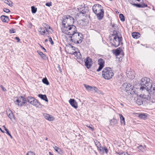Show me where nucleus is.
I'll return each instance as SVG.
<instances>
[{
  "mask_svg": "<svg viewBox=\"0 0 155 155\" xmlns=\"http://www.w3.org/2000/svg\"><path fill=\"white\" fill-rule=\"evenodd\" d=\"M84 86L85 87V88H86V89L89 91H92V89L93 87H91V86L87 85L86 84H84Z\"/></svg>",
  "mask_w": 155,
  "mask_h": 155,
  "instance_id": "72a5a7b5",
  "label": "nucleus"
},
{
  "mask_svg": "<svg viewBox=\"0 0 155 155\" xmlns=\"http://www.w3.org/2000/svg\"><path fill=\"white\" fill-rule=\"evenodd\" d=\"M61 29L63 32L72 36L76 33L77 31L76 27L73 25L67 27H62Z\"/></svg>",
  "mask_w": 155,
  "mask_h": 155,
  "instance_id": "7ed1b4c3",
  "label": "nucleus"
},
{
  "mask_svg": "<svg viewBox=\"0 0 155 155\" xmlns=\"http://www.w3.org/2000/svg\"><path fill=\"white\" fill-rule=\"evenodd\" d=\"M42 81L44 84H46L47 85L49 84V82L46 78H43L42 80Z\"/></svg>",
  "mask_w": 155,
  "mask_h": 155,
  "instance_id": "c756f323",
  "label": "nucleus"
},
{
  "mask_svg": "<svg viewBox=\"0 0 155 155\" xmlns=\"http://www.w3.org/2000/svg\"><path fill=\"white\" fill-rule=\"evenodd\" d=\"M20 100H21V104H22L23 105L24 104L26 100L25 98H24L23 97L21 96L20 97H19V98Z\"/></svg>",
  "mask_w": 155,
  "mask_h": 155,
  "instance_id": "473e14b6",
  "label": "nucleus"
},
{
  "mask_svg": "<svg viewBox=\"0 0 155 155\" xmlns=\"http://www.w3.org/2000/svg\"><path fill=\"white\" fill-rule=\"evenodd\" d=\"M69 102L71 105L75 109L78 107V103L74 99H70Z\"/></svg>",
  "mask_w": 155,
  "mask_h": 155,
  "instance_id": "4468645a",
  "label": "nucleus"
},
{
  "mask_svg": "<svg viewBox=\"0 0 155 155\" xmlns=\"http://www.w3.org/2000/svg\"><path fill=\"white\" fill-rule=\"evenodd\" d=\"M119 18L121 21H125L124 17L123 14H120L119 15Z\"/></svg>",
  "mask_w": 155,
  "mask_h": 155,
  "instance_id": "2f4dec72",
  "label": "nucleus"
},
{
  "mask_svg": "<svg viewBox=\"0 0 155 155\" xmlns=\"http://www.w3.org/2000/svg\"><path fill=\"white\" fill-rule=\"evenodd\" d=\"M139 117L142 119H145L146 117V116L145 114H141L139 115Z\"/></svg>",
  "mask_w": 155,
  "mask_h": 155,
  "instance_id": "f704fd0d",
  "label": "nucleus"
},
{
  "mask_svg": "<svg viewBox=\"0 0 155 155\" xmlns=\"http://www.w3.org/2000/svg\"><path fill=\"white\" fill-rule=\"evenodd\" d=\"M81 21H82V22H83V20H81Z\"/></svg>",
  "mask_w": 155,
  "mask_h": 155,
  "instance_id": "e2e57ef3",
  "label": "nucleus"
},
{
  "mask_svg": "<svg viewBox=\"0 0 155 155\" xmlns=\"http://www.w3.org/2000/svg\"><path fill=\"white\" fill-rule=\"evenodd\" d=\"M94 142L95 143L96 145H100L99 142L97 140H94Z\"/></svg>",
  "mask_w": 155,
  "mask_h": 155,
  "instance_id": "49530a36",
  "label": "nucleus"
},
{
  "mask_svg": "<svg viewBox=\"0 0 155 155\" xmlns=\"http://www.w3.org/2000/svg\"><path fill=\"white\" fill-rule=\"evenodd\" d=\"M45 42H47L48 41V40L47 39H46L45 40Z\"/></svg>",
  "mask_w": 155,
  "mask_h": 155,
  "instance_id": "13d9d810",
  "label": "nucleus"
},
{
  "mask_svg": "<svg viewBox=\"0 0 155 155\" xmlns=\"http://www.w3.org/2000/svg\"><path fill=\"white\" fill-rule=\"evenodd\" d=\"M119 33L118 31H114L112 34L113 38H111L110 39V43L112 46L114 47L118 46L120 43L122 44L121 42L122 38L119 36Z\"/></svg>",
  "mask_w": 155,
  "mask_h": 155,
  "instance_id": "f03ea898",
  "label": "nucleus"
},
{
  "mask_svg": "<svg viewBox=\"0 0 155 155\" xmlns=\"http://www.w3.org/2000/svg\"><path fill=\"white\" fill-rule=\"evenodd\" d=\"M49 154L50 155H54L51 152H49Z\"/></svg>",
  "mask_w": 155,
  "mask_h": 155,
  "instance_id": "4d7b16f0",
  "label": "nucleus"
},
{
  "mask_svg": "<svg viewBox=\"0 0 155 155\" xmlns=\"http://www.w3.org/2000/svg\"><path fill=\"white\" fill-rule=\"evenodd\" d=\"M110 0V1H113V0Z\"/></svg>",
  "mask_w": 155,
  "mask_h": 155,
  "instance_id": "69168bd1",
  "label": "nucleus"
},
{
  "mask_svg": "<svg viewBox=\"0 0 155 155\" xmlns=\"http://www.w3.org/2000/svg\"><path fill=\"white\" fill-rule=\"evenodd\" d=\"M110 125L112 126H114L117 123V120L114 118L110 121Z\"/></svg>",
  "mask_w": 155,
  "mask_h": 155,
  "instance_id": "412c9836",
  "label": "nucleus"
},
{
  "mask_svg": "<svg viewBox=\"0 0 155 155\" xmlns=\"http://www.w3.org/2000/svg\"><path fill=\"white\" fill-rule=\"evenodd\" d=\"M103 10V7L99 4L94 5L92 7V10L95 14H97Z\"/></svg>",
  "mask_w": 155,
  "mask_h": 155,
  "instance_id": "9d476101",
  "label": "nucleus"
},
{
  "mask_svg": "<svg viewBox=\"0 0 155 155\" xmlns=\"http://www.w3.org/2000/svg\"><path fill=\"white\" fill-rule=\"evenodd\" d=\"M4 2L11 7L13 6V3L10 0H5Z\"/></svg>",
  "mask_w": 155,
  "mask_h": 155,
  "instance_id": "bb28decb",
  "label": "nucleus"
},
{
  "mask_svg": "<svg viewBox=\"0 0 155 155\" xmlns=\"http://www.w3.org/2000/svg\"><path fill=\"white\" fill-rule=\"evenodd\" d=\"M43 26L44 27V28L45 29H47V28H49V29L51 28L50 26L46 23H44L43 24Z\"/></svg>",
  "mask_w": 155,
  "mask_h": 155,
  "instance_id": "ea45409f",
  "label": "nucleus"
},
{
  "mask_svg": "<svg viewBox=\"0 0 155 155\" xmlns=\"http://www.w3.org/2000/svg\"><path fill=\"white\" fill-rule=\"evenodd\" d=\"M26 155H35V154L33 152L29 151L28 152Z\"/></svg>",
  "mask_w": 155,
  "mask_h": 155,
  "instance_id": "37998d69",
  "label": "nucleus"
},
{
  "mask_svg": "<svg viewBox=\"0 0 155 155\" xmlns=\"http://www.w3.org/2000/svg\"><path fill=\"white\" fill-rule=\"evenodd\" d=\"M39 32L42 35H44L46 32H48L47 29L44 28H41L38 29Z\"/></svg>",
  "mask_w": 155,
  "mask_h": 155,
  "instance_id": "6ab92c4d",
  "label": "nucleus"
},
{
  "mask_svg": "<svg viewBox=\"0 0 155 155\" xmlns=\"http://www.w3.org/2000/svg\"><path fill=\"white\" fill-rule=\"evenodd\" d=\"M82 34L81 33L77 32L71 36V40L75 43L80 44L82 41Z\"/></svg>",
  "mask_w": 155,
  "mask_h": 155,
  "instance_id": "423d86ee",
  "label": "nucleus"
},
{
  "mask_svg": "<svg viewBox=\"0 0 155 155\" xmlns=\"http://www.w3.org/2000/svg\"><path fill=\"white\" fill-rule=\"evenodd\" d=\"M112 26V27H117L116 25L114 24H113Z\"/></svg>",
  "mask_w": 155,
  "mask_h": 155,
  "instance_id": "6e6d98bb",
  "label": "nucleus"
},
{
  "mask_svg": "<svg viewBox=\"0 0 155 155\" xmlns=\"http://www.w3.org/2000/svg\"><path fill=\"white\" fill-rule=\"evenodd\" d=\"M54 148L55 150L58 153H60L61 151V149L56 146H55Z\"/></svg>",
  "mask_w": 155,
  "mask_h": 155,
  "instance_id": "e433bc0d",
  "label": "nucleus"
},
{
  "mask_svg": "<svg viewBox=\"0 0 155 155\" xmlns=\"http://www.w3.org/2000/svg\"><path fill=\"white\" fill-rule=\"evenodd\" d=\"M140 34L138 32H133L132 33V36L134 38L137 39L140 37Z\"/></svg>",
  "mask_w": 155,
  "mask_h": 155,
  "instance_id": "a878e982",
  "label": "nucleus"
},
{
  "mask_svg": "<svg viewBox=\"0 0 155 155\" xmlns=\"http://www.w3.org/2000/svg\"><path fill=\"white\" fill-rule=\"evenodd\" d=\"M45 140H47L48 139V138L47 137H46V138H45Z\"/></svg>",
  "mask_w": 155,
  "mask_h": 155,
  "instance_id": "052dcab7",
  "label": "nucleus"
},
{
  "mask_svg": "<svg viewBox=\"0 0 155 155\" xmlns=\"http://www.w3.org/2000/svg\"><path fill=\"white\" fill-rule=\"evenodd\" d=\"M49 38V41L51 43V44L52 45L54 44L53 41H52L51 38L49 36H48Z\"/></svg>",
  "mask_w": 155,
  "mask_h": 155,
  "instance_id": "79ce46f5",
  "label": "nucleus"
},
{
  "mask_svg": "<svg viewBox=\"0 0 155 155\" xmlns=\"http://www.w3.org/2000/svg\"><path fill=\"white\" fill-rule=\"evenodd\" d=\"M121 50L120 49V48H117V49L115 51V54L116 56L118 55L121 52Z\"/></svg>",
  "mask_w": 155,
  "mask_h": 155,
  "instance_id": "c85d7f7f",
  "label": "nucleus"
},
{
  "mask_svg": "<svg viewBox=\"0 0 155 155\" xmlns=\"http://www.w3.org/2000/svg\"><path fill=\"white\" fill-rule=\"evenodd\" d=\"M97 62L99 66L98 69H97V72H99L104 67L105 62L103 59L100 58L98 60Z\"/></svg>",
  "mask_w": 155,
  "mask_h": 155,
  "instance_id": "f8f14e48",
  "label": "nucleus"
},
{
  "mask_svg": "<svg viewBox=\"0 0 155 155\" xmlns=\"http://www.w3.org/2000/svg\"><path fill=\"white\" fill-rule=\"evenodd\" d=\"M92 91H94L95 92H98V90L97 88L96 87H93Z\"/></svg>",
  "mask_w": 155,
  "mask_h": 155,
  "instance_id": "a19ab883",
  "label": "nucleus"
},
{
  "mask_svg": "<svg viewBox=\"0 0 155 155\" xmlns=\"http://www.w3.org/2000/svg\"><path fill=\"white\" fill-rule=\"evenodd\" d=\"M15 38L16 40H17L18 41V42H19L20 40V39L18 37H16Z\"/></svg>",
  "mask_w": 155,
  "mask_h": 155,
  "instance_id": "8fccbe9b",
  "label": "nucleus"
},
{
  "mask_svg": "<svg viewBox=\"0 0 155 155\" xmlns=\"http://www.w3.org/2000/svg\"><path fill=\"white\" fill-rule=\"evenodd\" d=\"M0 18L2 21L4 22H8L9 20L8 17L5 15H2Z\"/></svg>",
  "mask_w": 155,
  "mask_h": 155,
  "instance_id": "a211bd4d",
  "label": "nucleus"
},
{
  "mask_svg": "<svg viewBox=\"0 0 155 155\" xmlns=\"http://www.w3.org/2000/svg\"><path fill=\"white\" fill-rule=\"evenodd\" d=\"M152 102H155V100H154V101H152Z\"/></svg>",
  "mask_w": 155,
  "mask_h": 155,
  "instance_id": "680f3d73",
  "label": "nucleus"
},
{
  "mask_svg": "<svg viewBox=\"0 0 155 155\" xmlns=\"http://www.w3.org/2000/svg\"><path fill=\"white\" fill-rule=\"evenodd\" d=\"M43 116L45 119L49 121H53L54 120V118L51 115L47 113H44Z\"/></svg>",
  "mask_w": 155,
  "mask_h": 155,
  "instance_id": "dca6fc26",
  "label": "nucleus"
},
{
  "mask_svg": "<svg viewBox=\"0 0 155 155\" xmlns=\"http://www.w3.org/2000/svg\"><path fill=\"white\" fill-rule=\"evenodd\" d=\"M16 101L18 105V106H22L23 105L22 104H21L22 103L21 102V100H20L19 99H17Z\"/></svg>",
  "mask_w": 155,
  "mask_h": 155,
  "instance_id": "4c0bfd02",
  "label": "nucleus"
},
{
  "mask_svg": "<svg viewBox=\"0 0 155 155\" xmlns=\"http://www.w3.org/2000/svg\"><path fill=\"white\" fill-rule=\"evenodd\" d=\"M72 48H73V49L75 51H72L71 53V54L74 55L78 58H81V55L78 49L77 48H75L73 47H72Z\"/></svg>",
  "mask_w": 155,
  "mask_h": 155,
  "instance_id": "9b49d317",
  "label": "nucleus"
},
{
  "mask_svg": "<svg viewBox=\"0 0 155 155\" xmlns=\"http://www.w3.org/2000/svg\"><path fill=\"white\" fill-rule=\"evenodd\" d=\"M121 89L125 91H130L133 89V86L130 84L125 83L122 85Z\"/></svg>",
  "mask_w": 155,
  "mask_h": 155,
  "instance_id": "1a4fd4ad",
  "label": "nucleus"
},
{
  "mask_svg": "<svg viewBox=\"0 0 155 155\" xmlns=\"http://www.w3.org/2000/svg\"><path fill=\"white\" fill-rule=\"evenodd\" d=\"M137 103L138 105H141L143 104L142 101L140 99H137Z\"/></svg>",
  "mask_w": 155,
  "mask_h": 155,
  "instance_id": "58836bf2",
  "label": "nucleus"
},
{
  "mask_svg": "<svg viewBox=\"0 0 155 155\" xmlns=\"http://www.w3.org/2000/svg\"><path fill=\"white\" fill-rule=\"evenodd\" d=\"M7 114L8 117L12 120V121L15 120V117L13 115V114L11 111H9V112L7 113Z\"/></svg>",
  "mask_w": 155,
  "mask_h": 155,
  "instance_id": "5701e85b",
  "label": "nucleus"
},
{
  "mask_svg": "<svg viewBox=\"0 0 155 155\" xmlns=\"http://www.w3.org/2000/svg\"><path fill=\"white\" fill-rule=\"evenodd\" d=\"M27 99L28 102L36 107H39L41 105V104L38 101L33 97H28Z\"/></svg>",
  "mask_w": 155,
  "mask_h": 155,
  "instance_id": "0eeeda50",
  "label": "nucleus"
},
{
  "mask_svg": "<svg viewBox=\"0 0 155 155\" xmlns=\"http://www.w3.org/2000/svg\"><path fill=\"white\" fill-rule=\"evenodd\" d=\"M140 87H140V90H141L142 91L144 90V93H142L140 94V97L147 100H150L151 99L149 91L150 90H147L145 88L141 89H140Z\"/></svg>",
  "mask_w": 155,
  "mask_h": 155,
  "instance_id": "6e6552de",
  "label": "nucleus"
},
{
  "mask_svg": "<svg viewBox=\"0 0 155 155\" xmlns=\"http://www.w3.org/2000/svg\"><path fill=\"white\" fill-rule=\"evenodd\" d=\"M31 12L32 13H35L37 11V8L34 6L31 7Z\"/></svg>",
  "mask_w": 155,
  "mask_h": 155,
  "instance_id": "7c9ffc66",
  "label": "nucleus"
},
{
  "mask_svg": "<svg viewBox=\"0 0 155 155\" xmlns=\"http://www.w3.org/2000/svg\"><path fill=\"white\" fill-rule=\"evenodd\" d=\"M121 123L122 125H125V118L121 114H119Z\"/></svg>",
  "mask_w": 155,
  "mask_h": 155,
  "instance_id": "b1692460",
  "label": "nucleus"
},
{
  "mask_svg": "<svg viewBox=\"0 0 155 155\" xmlns=\"http://www.w3.org/2000/svg\"><path fill=\"white\" fill-rule=\"evenodd\" d=\"M3 10L4 12H5L6 13L9 12L10 11V10L9 9L6 8H4L3 9Z\"/></svg>",
  "mask_w": 155,
  "mask_h": 155,
  "instance_id": "a18cd8bd",
  "label": "nucleus"
},
{
  "mask_svg": "<svg viewBox=\"0 0 155 155\" xmlns=\"http://www.w3.org/2000/svg\"><path fill=\"white\" fill-rule=\"evenodd\" d=\"M45 5L48 7H50L52 5V3L51 2H47L45 4Z\"/></svg>",
  "mask_w": 155,
  "mask_h": 155,
  "instance_id": "c03bdc74",
  "label": "nucleus"
},
{
  "mask_svg": "<svg viewBox=\"0 0 155 155\" xmlns=\"http://www.w3.org/2000/svg\"><path fill=\"white\" fill-rule=\"evenodd\" d=\"M121 105H122V106H123V104H121Z\"/></svg>",
  "mask_w": 155,
  "mask_h": 155,
  "instance_id": "0e129e2a",
  "label": "nucleus"
},
{
  "mask_svg": "<svg viewBox=\"0 0 155 155\" xmlns=\"http://www.w3.org/2000/svg\"><path fill=\"white\" fill-rule=\"evenodd\" d=\"M97 148L99 150L100 153L101 154L104 153V152L107 153L108 152V150L106 147H103L102 146H100V147H98V146H97Z\"/></svg>",
  "mask_w": 155,
  "mask_h": 155,
  "instance_id": "2eb2a0df",
  "label": "nucleus"
},
{
  "mask_svg": "<svg viewBox=\"0 0 155 155\" xmlns=\"http://www.w3.org/2000/svg\"><path fill=\"white\" fill-rule=\"evenodd\" d=\"M81 13L83 14H84L85 13V11H82L81 12Z\"/></svg>",
  "mask_w": 155,
  "mask_h": 155,
  "instance_id": "5fc2aeb1",
  "label": "nucleus"
},
{
  "mask_svg": "<svg viewBox=\"0 0 155 155\" xmlns=\"http://www.w3.org/2000/svg\"><path fill=\"white\" fill-rule=\"evenodd\" d=\"M152 82L149 78H142L141 80L140 89L145 88L147 90H150L151 92L153 91V93L155 95V84H152Z\"/></svg>",
  "mask_w": 155,
  "mask_h": 155,
  "instance_id": "f257e3e1",
  "label": "nucleus"
},
{
  "mask_svg": "<svg viewBox=\"0 0 155 155\" xmlns=\"http://www.w3.org/2000/svg\"><path fill=\"white\" fill-rule=\"evenodd\" d=\"M103 77L106 79H111L114 76L113 71L109 67L104 68L102 71Z\"/></svg>",
  "mask_w": 155,
  "mask_h": 155,
  "instance_id": "39448f33",
  "label": "nucleus"
},
{
  "mask_svg": "<svg viewBox=\"0 0 155 155\" xmlns=\"http://www.w3.org/2000/svg\"><path fill=\"white\" fill-rule=\"evenodd\" d=\"M15 32L14 31V30H10V33L11 34L14 33Z\"/></svg>",
  "mask_w": 155,
  "mask_h": 155,
  "instance_id": "09e8293b",
  "label": "nucleus"
},
{
  "mask_svg": "<svg viewBox=\"0 0 155 155\" xmlns=\"http://www.w3.org/2000/svg\"><path fill=\"white\" fill-rule=\"evenodd\" d=\"M74 18L70 15H65L63 18L62 27H67L73 25L74 23Z\"/></svg>",
  "mask_w": 155,
  "mask_h": 155,
  "instance_id": "20e7f679",
  "label": "nucleus"
},
{
  "mask_svg": "<svg viewBox=\"0 0 155 155\" xmlns=\"http://www.w3.org/2000/svg\"><path fill=\"white\" fill-rule=\"evenodd\" d=\"M41 47L44 50V51H45V52H46V50L44 48L43 46H41Z\"/></svg>",
  "mask_w": 155,
  "mask_h": 155,
  "instance_id": "603ef678",
  "label": "nucleus"
},
{
  "mask_svg": "<svg viewBox=\"0 0 155 155\" xmlns=\"http://www.w3.org/2000/svg\"><path fill=\"white\" fill-rule=\"evenodd\" d=\"M1 87L2 88V90H3V91H6V90L5 88V87H4L2 85L1 86Z\"/></svg>",
  "mask_w": 155,
  "mask_h": 155,
  "instance_id": "de8ad7c7",
  "label": "nucleus"
},
{
  "mask_svg": "<svg viewBox=\"0 0 155 155\" xmlns=\"http://www.w3.org/2000/svg\"><path fill=\"white\" fill-rule=\"evenodd\" d=\"M3 127H4V128L5 129V130L6 131L7 134L8 135H9L11 137V138H12V137L11 136V135L10 133L9 132V131L7 129V128L5 127V126H3Z\"/></svg>",
  "mask_w": 155,
  "mask_h": 155,
  "instance_id": "c9c22d12",
  "label": "nucleus"
},
{
  "mask_svg": "<svg viewBox=\"0 0 155 155\" xmlns=\"http://www.w3.org/2000/svg\"><path fill=\"white\" fill-rule=\"evenodd\" d=\"M38 96L41 99L45 100V101L48 102V100L46 96L45 95H43L42 94H39L38 95Z\"/></svg>",
  "mask_w": 155,
  "mask_h": 155,
  "instance_id": "4be33fe9",
  "label": "nucleus"
},
{
  "mask_svg": "<svg viewBox=\"0 0 155 155\" xmlns=\"http://www.w3.org/2000/svg\"><path fill=\"white\" fill-rule=\"evenodd\" d=\"M85 65L87 68L89 69L91 67L93 64L92 60L89 57H87L85 61Z\"/></svg>",
  "mask_w": 155,
  "mask_h": 155,
  "instance_id": "ddd939ff",
  "label": "nucleus"
},
{
  "mask_svg": "<svg viewBox=\"0 0 155 155\" xmlns=\"http://www.w3.org/2000/svg\"><path fill=\"white\" fill-rule=\"evenodd\" d=\"M120 155H130L127 153H122Z\"/></svg>",
  "mask_w": 155,
  "mask_h": 155,
  "instance_id": "3c124183",
  "label": "nucleus"
},
{
  "mask_svg": "<svg viewBox=\"0 0 155 155\" xmlns=\"http://www.w3.org/2000/svg\"><path fill=\"white\" fill-rule=\"evenodd\" d=\"M0 129L2 131V132H3V133H4V131H3L2 130V129H1V128H0Z\"/></svg>",
  "mask_w": 155,
  "mask_h": 155,
  "instance_id": "bf43d9fd",
  "label": "nucleus"
},
{
  "mask_svg": "<svg viewBox=\"0 0 155 155\" xmlns=\"http://www.w3.org/2000/svg\"><path fill=\"white\" fill-rule=\"evenodd\" d=\"M95 14L96 15L97 17L99 20H101L104 17V11L103 10Z\"/></svg>",
  "mask_w": 155,
  "mask_h": 155,
  "instance_id": "f3484780",
  "label": "nucleus"
},
{
  "mask_svg": "<svg viewBox=\"0 0 155 155\" xmlns=\"http://www.w3.org/2000/svg\"><path fill=\"white\" fill-rule=\"evenodd\" d=\"M131 4L134 6H135L137 7L138 8H143L145 7H147V4H135V3H131Z\"/></svg>",
  "mask_w": 155,
  "mask_h": 155,
  "instance_id": "aec40b11",
  "label": "nucleus"
},
{
  "mask_svg": "<svg viewBox=\"0 0 155 155\" xmlns=\"http://www.w3.org/2000/svg\"><path fill=\"white\" fill-rule=\"evenodd\" d=\"M146 146H139L137 147V149L139 151H143V152L145 150V148Z\"/></svg>",
  "mask_w": 155,
  "mask_h": 155,
  "instance_id": "393cba45",
  "label": "nucleus"
},
{
  "mask_svg": "<svg viewBox=\"0 0 155 155\" xmlns=\"http://www.w3.org/2000/svg\"><path fill=\"white\" fill-rule=\"evenodd\" d=\"M87 126V127L89 128L90 129H91L92 131L94 130V128L93 127H91L90 126Z\"/></svg>",
  "mask_w": 155,
  "mask_h": 155,
  "instance_id": "864d4df0",
  "label": "nucleus"
},
{
  "mask_svg": "<svg viewBox=\"0 0 155 155\" xmlns=\"http://www.w3.org/2000/svg\"><path fill=\"white\" fill-rule=\"evenodd\" d=\"M37 52L42 58L43 59L45 58L46 57V56L42 52L39 51L38 50L37 51Z\"/></svg>",
  "mask_w": 155,
  "mask_h": 155,
  "instance_id": "cd10ccee",
  "label": "nucleus"
}]
</instances>
